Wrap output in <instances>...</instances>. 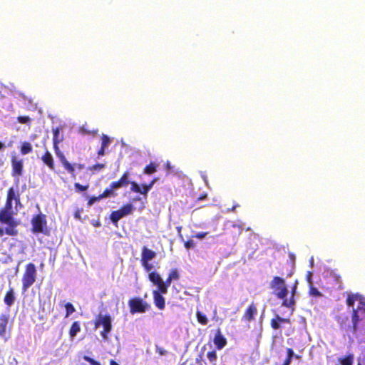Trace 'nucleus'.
I'll use <instances>...</instances> for the list:
<instances>
[{
	"instance_id": "1",
	"label": "nucleus",
	"mask_w": 365,
	"mask_h": 365,
	"mask_svg": "<svg viewBox=\"0 0 365 365\" xmlns=\"http://www.w3.org/2000/svg\"><path fill=\"white\" fill-rule=\"evenodd\" d=\"M346 303L349 307L353 308L352 319L349 321L346 319L348 324L341 322V327L346 331L349 338L351 339L352 337L349 334H356L358 323L365 319V297L359 294H349Z\"/></svg>"
},
{
	"instance_id": "2",
	"label": "nucleus",
	"mask_w": 365,
	"mask_h": 365,
	"mask_svg": "<svg viewBox=\"0 0 365 365\" xmlns=\"http://www.w3.org/2000/svg\"><path fill=\"white\" fill-rule=\"evenodd\" d=\"M36 269L33 263H29L26 267L25 272L22 277V289L25 292L36 282Z\"/></svg>"
},
{
	"instance_id": "3",
	"label": "nucleus",
	"mask_w": 365,
	"mask_h": 365,
	"mask_svg": "<svg viewBox=\"0 0 365 365\" xmlns=\"http://www.w3.org/2000/svg\"><path fill=\"white\" fill-rule=\"evenodd\" d=\"M112 319L109 315L99 314L95 322V328L97 329L102 326L103 330L101 332V336L104 340L108 339V334L112 330Z\"/></svg>"
},
{
	"instance_id": "4",
	"label": "nucleus",
	"mask_w": 365,
	"mask_h": 365,
	"mask_svg": "<svg viewBox=\"0 0 365 365\" xmlns=\"http://www.w3.org/2000/svg\"><path fill=\"white\" fill-rule=\"evenodd\" d=\"M270 287L274 290V293L279 299H284L288 294V289L285 282L279 277H274L270 282Z\"/></svg>"
},
{
	"instance_id": "5",
	"label": "nucleus",
	"mask_w": 365,
	"mask_h": 365,
	"mask_svg": "<svg viewBox=\"0 0 365 365\" xmlns=\"http://www.w3.org/2000/svg\"><path fill=\"white\" fill-rule=\"evenodd\" d=\"M31 224L34 233H43L46 229V216L42 214L35 216L31 220Z\"/></svg>"
},
{
	"instance_id": "6",
	"label": "nucleus",
	"mask_w": 365,
	"mask_h": 365,
	"mask_svg": "<svg viewBox=\"0 0 365 365\" xmlns=\"http://www.w3.org/2000/svg\"><path fill=\"white\" fill-rule=\"evenodd\" d=\"M129 306L132 314L135 312L144 313L148 308V304L143 302V301L140 298H135L130 300Z\"/></svg>"
},
{
	"instance_id": "7",
	"label": "nucleus",
	"mask_w": 365,
	"mask_h": 365,
	"mask_svg": "<svg viewBox=\"0 0 365 365\" xmlns=\"http://www.w3.org/2000/svg\"><path fill=\"white\" fill-rule=\"evenodd\" d=\"M13 217L12 204L6 202L5 207L0 212L1 222H12Z\"/></svg>"
},
{
	"instance_id": "8",
	"label": "nucleus",
	"mask_w": 365,
	"mask_h": 365,
	"mask_svg": "<svg viewBox=\"0 0 365 365\" xmlns=\"http://www.w3.org/2000/svg\"><path fill=\"white\" fill-rule=\"evenodd\" d=\"M148 277L150 282L158 287V289H159L161 293L166 294L165 287L162 285L163 279L159 274L153 272L149 274Z\"/></svg>"
},
{
	"instance_id": "9",
	"label": "nucleus",
	"mask_w": 365,
	"mask_h": 365,
	"mask_svg": "<svg viewBox=\"0 0 365 365\" xmlns=\"http://www.w3.org/2000/svg\"><path fill=\"white\" fill-rule=\"evenodd\" d=\"M163 293L160 292L159 289L154 290L153 292L154 303L155 306L160 310L164 309L165 308V298L162 295Z\"/></svg>"
},
{
	"instance_id": "10",
	"label": "nucleus",
	"mask_w": 365,
	"mask_h": 365,
	"mask_svg": "<svg viewBox=\"0 0 365 365\" xmlns=\"http://www.w3.org/2000/svg\"><path fill=\"white\" fill-rule=\"evenodd\" d=\"M13 175L19 176L22 174L23 162L22 160H18L16 157L14 156L11 160Z\"/></svg>"
},
{
	"instance_id": "11",
	"label": "nucleus",
	"mask_w": 365,
	"mask_h": 365,
	"mask_svg": "<svg viewBox=\"0 0 365 365\" xmlns=\"http://www.w3.org/2000/svg\"><path fill=\"white\" fill-rule=\"evenodd\" d=\"M6 225L4 227L5 234L10 236H15L17 235V231L15 230V227L17 226L18 223L15 221V220H12V222H1Z\"/></svg>"
},
{
	"instance_id": "12",
	"label": "nucleus",
	"mask_w": 365,
	"mask_h": 365,
	"mask_svg": "<svg viewBox=\"0 0 365 365\" xmlns=\"http://www.w3.org/2000/svg\"><path fill=\"white\" fill-rule=\"evenodd\" d=\"M156 256V254L153 250L143 247L141 255V262H150Z\"/></svg>"
},
{
	"instance_id": "13",
	"label": "nucleus",
	"mask_w": 365,
	"mask_h": 365,
	"mask_svg": "<svg viewBox=\"0 0 365 365\" xmlns=\"http://www.w3.org/2000/svg\"><path fill=\"white\" fill-rule=\"evenodd\" d=\"M214 344L218 349H222L227 344L226 339L222 336L220 329L217 330L215 338Z\"/></svg>"
},
{
	"instance_id": "14",
	"label": "nucleus",
	"mask_w": 365,
	"mask_h": 365,
	"mask_svg": "<svg viewBox=\"0 0 365 365\" xmlns=\"http://www.w3.org/2000/svg\"><path fill=\"white\" fill-rule=\"evenodd\" d=\"M8 319V316L6 314H1L0 316V336L1 337H5Z\"/></svg>"
},
{
	"instance_id": "15",
	"label": "nucleus",
	"mask_w": 365,
	"mask_h": 365,
	"mask_svg": "<svg viewBox=\"0 0 365 365\" xmlns=\"http://www.w3.org/2000/svg\"><path fill=\"white\" fill-rule=\"evenodd\" d=\"M15 299L14 289L11 288L6 294L4 301L5 304L10 307L14 304Z\"/></svg>"
},
{
	"instance_id": "16",
	"label": "nucleus",
	"mask_w": 365,
	"mask_h": 365,
	"mask_svg": "<svg viewBox=\"0 0 365 365\" xmlns=\"http://www.w3.org/2000/svg\"><path fill=\"white\" fill-rule=\"evenodd\" d=\"M257 314V308L254 304H251L246 312L243 318L247 321H252L254 319L255 315Z\"/></svg>"
},
{
	"instance_id": "17",
	"label": "nucleus",
	"mask_w": 365,
	"mask_h": 365,
	"mask_svg": "<svg viewBox=\"0 0 365 365\" xmlns=\"http://www.w3.org/2000/svg\"><path fill=\"white\" fill-rule=\"evenodd\" d=\"M312 275V272H308L307 280H308L309 283L310 284L309 294L311 296H312L314 297H322V293L317 288L314 287L312 285V282H311Z\"/></svg>"
},
{
	"instance_id": "18",
	"label": "nucleus",
	"mask_w": 365,
	"mask_h": 365,
	"mask_svg": "<svg viewBox=\"0 0 365 365\" xmlns=\"http://www.w3.org/2000/svg\"><path fill=\"white\" fill-rule=\"evenodd\" d=\"M14 200L16 201V204L20 203L19 198L16 196L15 190L13 187H11L8 191L6 202H11V204H12Z\"/></svg>"
},
{
	"instance_id": "19",
	"label": "nucleus",
	"mask_w": 365,
	"mask_h": 365,
	"mask_svg": "<svg viewBox=\"0 0 365 365\" xmlns=\"http://www.w3.org/2000/svg\"><path fill=\"white\" fill-rule=\"evenodd\" d=\"M287 359L284 361L283 365H290L293 357H294L296 359H299V356L295 354L294 351L290 348H288L287 349Z\"/></svg>"
},
{
	"instance_id": "20",
	"label": "nucleus",
	"mask_w": 365,
	"mask_h": 365,
	"mask_svg": "<svg viewBox=\"0 0 365 365\" xmlns=\"http://www.w3.org/2000/svg\"><path fill=\"white\" fill-rule=\"evenodd\" d=\"M42 160L45 164H46L51 169L53 168V160L51 154L48 152H46L45 155L42 157Z\"/></svg>"
},
{
	"instance_id": "21",
	"label": "nucleus",
	"mask_w": 365,
	"mask_h": 365,
	"mask_svg": "<svg viewBox=\"0 0 365 365\" xmlns=\"http://www.w3.org/2000/svg\"><path fill=\"white\" fill-rule=\"evenodd\" d=\"M81 331V327L78 322H75L73 323L71 329H70V336L71 338H73L76 336V334Z\"/></svg>"
},
{
	"instance_id": "22",
	"label": "nucleus",
	"mask_w": 365,
	"mask_h": 365,
	"mask_svg": "<svg viewBox=\"0 0 365 365\" xmlns=\"http://www.w3.org/2000/svg\"><path fill=\"white\" fill-rule=\"evenodd\" d=\"M339 361L341 365H353L354 355L352 354H349L344 358H340Z\"/></svg>"
},
{
	"instance_id": "23",
	"label": "nucleus",
	"mask_w": 365,
	"mask_h": 365,
	"mask_svg": "<svg viewBox=\"0 0 365 365\" xmlns=\"http://www.w3.org/2000/svg\"><path fill=\"white\" fill-rule=\"evenodd\" d=\"M61 163L63 164L65 169L70 173L71 174L73 175L74 173V167L70 163H68L64 156H61Z\"/></svg>"
},
{
	"instance_id": "24",
	"label": "nucleus",
	"mask_w": 365,
	"mask_h": 365,
	"mask_svg": "<svg viewBox=\"0 0 365 365\" xmlns=\"http://www.w3.org/2000/svg\"><path fill=\"white\" fill-rule=\"evenodd\" d=\"M133 210V206L132 204H127L123 206L121 209L118 210V211L121 213L122 216H126L128 215L131 214Z\"/></svg>"
},
{
	"instance_id": "25",
	"label": "nucleus",
	"mask_w": 365,
	"mask_h": 365,
	"mask_svg": "<svg viewBox=\"0 0 365 365\" xmlns=\"http://www.w3.org/2000/svg\"><path fill=\"white\" fill-rule=\"evenodd\" d=\"M32 151V145L30 143L24 142L21 147V153L23 155H26Z\"/></svg>"
},
{
	"instance_id": "26",
	"label": "nucleus",
	"mask_w": 365,
	"mask_h": 365,
	"mask_svg": "<svg viewBox=\"0 0 365 365\" xmlns=\"http://www.w3.org/2000/svg\"><path fill=\"white\" fill-rule=\"evenodd\" d=\"M287 319H284L279 316H277L276 319H273L271 322V326L274 329H278L280 327L279 322H285Z\"/></svg>"
},
{
	"instance_id": "27",
	"label": "nucleus",
	"mask_w": 365,
	"mask_h": 365,
	"mask_svg": "<svg viewBox=\"0 0 365 365\" xmlns=\"http://www.w3.org/2000/svg\"><path fill=\"white\" fill-rule=\"evenodd\" d=\"M295 289H296V287H294L293 290H292V296L290 299H287L286 297L284 299L283 301V305L287 307H292L294 304V301L293 299V296H294V292H295Z\"/></svg>"
},
{
	"instance_id": "28",
	"label": "nucleus",
	"mask_w": 365,
	"mask_h": 365,
	"mask_svg": "<svg viewBox=\"0 0 365 365\" xmlns=\"http://www.w3.org/2000/svg\"><path fill=\"white\" fill-rule=\"evenodd\" d=\"M122 217L121 213L118 211H114L110 215V220L113 223H117Z\"/></svg>"
},
{
	"instance_id": "29",
	"label": "nucleus",
	"mask_w": 365,
	"mask_h": 365,
	"mask_svg": "<svg viewBox=\"0 0 365 365\" xmlns=\"http://www.w3.org/2000/svg\"><path fill=\"white\" fill-rule=\"evenodd\" d=\"M196 316H197V321L203 324V325H205L207 324V319L206 317V316L205 314H203L202 313H201L200 312H197L196 313Z\"/></svg>"
},
{
	"instance_id": "30",
	"label": "nucleus",
	"mask_w": 365,
	"mask_h": 365,
	"mask_svg": "<svg viewBox=\"0 0 365 365\" xmlns=\"http://www.w3.org/2000/svg\"><path fill=\"white\" fill-rule=\"evenodd\" d=\"M65 308L66 310V317H68L71 314L75 312V308L71 303H66L65 305Z\"/></svg>"
},
{
	"instance_id": "31",
	"label": "nucleus",
	"mask_w": 365,
	"mask_h": 365,
	"mask_svg": "<svg viewBox=\"0 0 365 365\" xmlns=\"http://www.w3.org/2000/svg\"><path fill=\"white\" fill-rule=\"evenodd\" d=\"M110 140L109 137L107 136L106 135H103L102 144H101V146L103 147V148H107L108 147V145H110Z\"/></svg>"
},
{
	"instance_id": "32",
	"label": "nucleus",
	"mask_w": 365,
	"mask_h": 365,
	"mask_svg": "<svg viewBox=\"0 0 365 365\" xmlns=\"http://www.w3.org/2000/svg\"><path fill=\"white\" fill-rule=\"evenodd\" d=\"M156 171V166L150 163L149 165L146 166L145 168V173L146 174H152Z\"/></svg>"
},
{
	"instance_id": "33",
	"label": "nucleus",
	"mask_w": 365,
	"mask_h": 365,
	"mask_svg": "<svg viewBox=\"0 0 365 365\" xmlns=\"http://www.w3.org/2000/svg\"><path fill=\"white\" fill-rule=\"evenodd\" d=\"M154 182H155V180H153V182H151L150 183V185H143V190L141 189V192L140 193L141 194H143V195H146L148 191L152 188V187L154 185Z\"/></svg>"
},
{
	"instance_id": "34",
	"label": "nucleus",
	"mask_w": 365,
	"mask_h": 365,
	"mask_svg": "<svg viewBox=\"0 0 365 365\" xmlns=\"http://www.w3.org/2000/svg\"><path fill=\"white\" fill-rule=\"evenodd\" d=\"M113 192V190H112V188L110 187V189H106L103 192V194H101V195L98 196V198H106V197H109L110 195H111Z\"/></svg>"
},
{
	"instance_id": "35",
	"label": "nucleus",
	"mask_w": 365,
	"mask_h": 365,
	"mask_svg": "<svg viewBox=\"0 0 365 365\" xmlns=\"http://www.w3.org/2000/svg\"><path fill=\"white\" fill-rule=\"evenodd\" d=\"M207 359L210 361L213 362L217 359V354L215 351H212L207 353Z\"/></svg>"
},
{
	"instance_id": "36",
	"label": "nucleus",
	"mask_w": 365,
	"mask_h": 365,
	"mask_svg": "<svg viewBox=\"0 0 365 365\" xmlns=\"http://www.w3.org/2000/svg\"><path fill=\"white\" fill-rule=\"evenodd\" d=\"M118 181L120 183V185H122V187L128 185V173H125Z\"/></svg>"
},
{
	"instance_id": "37",
	"label": "nucleus",
	"mask_w": 365,
	"mask_h": 365,
	"mask_svg": "<svg viewBox=\"0 0 365 365\" xmlns=\"http://www.w3.org/2000/svg\"><path fill=\"white\" fill-rule=\"evenodd\" d=\"M143 267L147 272H150L153 269V266L149 262H141Z\"/></svg>"
},
{
	"instance_id": "38",
	"label": "nucleus",
	"mask_w": 365,
	"mask_h": 365,
	"mask_svg": "<svg viewBox=\"0 0 365 365\" xmlns=\"http://www.w3.org/2000/svg\"><path fill=\"white\" fill-rule=\"evenodd\" d=\"M131 190L135 192L140 193L141 188L135 182H131Z\"/></svg>"
},
{
	"instance_id": "39",
	"label": "nucleus",
	"mask_w": 365,
	"mask_h": 365,
	"mask_svg": "<svg viewBox=\"0 0 365 365\" xmlns=\"http://www.w3.org/2000/svg\"><path fill=\"white\" fill-rule=\"evenodd\" d=\"M74 186H75L76 189L79 192L85 191L88 187V185L83 186V185H81V184H79L78 182L75 183Z\"/></svg>"
},
{
	"instance_id": "40",
	"label": "nucleus",
	"mask_w": 365,
	"mask_h": 365,
	"mask_svg": "<svg viewBox=\"0 0 365 365\" xmlns=\"http://www.w3.org/2000/svg\"><path fill=\"white\" fill-rule=\"evenodd\" d=\"M172 280L173 279L170 278V277H168L165 282H164L163 280L162 281V285H163L165 287L166 293L168 292V287H170Z\"/></svg>"
},
{
	"instance_id": "41",
	"label": "nucleus",
	"mask_w": 365,
	"mask_h": 365,
	"mask_svg": "<svg viewBox=\"0 0 365 365\" xmlns=\"http://www.w3.org/2000/svg\"><path fill=\"white\" fill-rule=\"evenodd\" d=\"M169 277L173 280L178 279L179 278V274H178L177 270L174 269V270H172L171 272L169 274Z\"/></svg>"
},
{
	"instance_id": "42",
	"label": "nucleus",
	"mask_w": 365,
	"mask_h": 365,
	"mask_svg": "<svg viewBox=\"0 0 365 365\" xmlns=\"http://www.w3.org/2000/svg\"><path fill=\"white\" fill-rule=\"evenodd\" d=\"M83 359L86 361L89 362L91 365H101L98 362H97L96 361H95L94 359H91L89 356H85Z\"/></svg>"
},
{
	"instance_id": "43",
	"label": "nucleus",
	"mask_w": 365,
	"mask_h": 365,
	"mask_svg": "<svg viewBox=\"0 0 365 365\" xmlns=\"http://www.w3.org/2000/svg\"><path fill=\"white\" fill-rule=\"evenodd\" d=\"M18 121L20 123H27L28 122L30 121V118L27 116H19L18 118Z\"/></svg>"
},
{
	"instance_id": "44",
	"label": "nucleus",
	"mask_w": 365,
	"mask_h": 365,
	"mask_svg": "<svg viewBox=\"0 0 365 365\" xmlns=\"http://www.w3.org/2000/svg\"><path fill=\"white\" fill-rule=\"evenodd\" d=\"M121 187L122 185H120L119 181L113 182L110 184V187L112 188L113 190L119 189Z\"/></svg>"
},
{
	"instance_id": "45",
	"label": "nucleus",
	"mask_w": 365,
	"mask_h": 365,
	"mask_svg": "<svg viewBox=\"0 0 365 365\" xmlns=\"http://www.w3.org/2000/svg\"><path fill=\"white\" fill-rule=\"evenodd\" d=\"M101 200V198H98V197H91V198L89 200V201H88V206H91V205H93L96 202H97V201H98V200Z\"/></svg>"
},
{
	"instance_id": "46",
	"label": "nucleus",
	"mask_w": 365,
	"mask_h": 365,
	"mask_svg": "<svg viewBox=\"0 0 365 365\" xmlns=\"http://www.w3.org/2000/svg\"><path fill=\"white\" fill-rule=\"evenodd\" d=\"M194 246H195V243H194L193 240H189L185 243V247L187 249H190V248L193 247Z\"/></svg>"
},
{
	"instance_id": "47",
	"label": "nucleus",
	"mask_w": 365,
	"mask_h": 365,
	"mask_svg": "<svg viewBox=\"0 0 365 365\" xmlns=\"http://www.w3.org/2000/svg\"><path fill=\"white\" fill-rule=\"evenodd\" d=\"M207 232H197L195 235V237L202 240L206 237Z\"/></svg>"
},
{
	"instance_id": "48",
	"label": "nucleus",
	"mask_w": 365,
	"mask_h": 365,
	"mask_svg": "<svg viewBox=\"0 0 365 365\" xmlns=\"http://www.w3.org/2000/svg\"><path fill=\"white\" fill-rule=\"evenodd\" d=\"M104 168V165L103 164H97V165H95L94 166L92 167V170H101L102 168Z\"/></svg>"
},
{
	"instance_id": "49",
	"label": "nucleus",
	"mask_w": 365,
	"mask_h": 365,
	"mask_svg": "<svg viewBox=\"0 0 365 365\" xmlns=\"http://www.w3.org/2000/svg\"><path fill=\"white\" fill-rule=\"evenodd\" d=\"M234 227H237L239 230V233H241L242 229H243V225L242 223L240 224H233L232 225Z\"/></svg>"
},
{
	"instance_id": "50",
	"label": "nucleus",
	"mask_w": 365,
	"mask_h": 365,
	"mask_svg": "<svg viewBox=\"0 0 365 365\" xmlns=\"http://www.w3.org/2000/svg\"><path fill=\"white\" fill-rule=\"evenodd\" d=\"M157 351L160 354V355H164L165 354V351L159 348V347H157Z\"/></svg>"
},
{
	"instance_id": "51",
	"label": "nucleus",
	"mask_w": 365,
	"mask_h": 365,
	"mask_svg": "<svg viewBox=\"0 0 365 365\" xmlns=\"http://www.w3.org/2000/svg\"><path fill=\"white\" fill-rule=\"evenodd\" d=\"M364 359H362L361 356H359L358 359V365H364Z\"/></svg>"
},
{
	"instance_id": "52",
	"label": "nucleus",
	"mask_w": 365,
	"mask_h": 365,
	"mask_svg": "<svg viewBox=\"0 0 365 365\" xmlns=\"http://www.w3.org/2000/svg\"><path fill=\"white\" fill-rule=\"evenodd\" d=\"M106 148H103V147L101 146L100 150L98 151V155H103L105 154V150Z\"/></svg>"
},
{
	"instance_id": "53",
	"label": "nucleus",
	"mask_w": 365,
	"mask_h": 365,
	"mask_svg": "<svg viewBox=\"0 0 365 365\" xmlns=\"http://www.w3.org/2000/svg\"><path fill=\"white\" fill-rule=\"evenodd\" d=\"M74 217L76 219L80 220L81 219L80 212L79 211L76 212Z\"/></svg>"
},
{
	"instance_id": "54",
	"label": "nucleus",
	"mask_w": 365,
	"mask_h": 365,
	"mask_svg": "<svg viewBox=\"0 0 365 365\" xmlns=\"http://www.w3.org/2000/svg\"><path fill=\"white\" fill-rule=\"evenodd\" d=\"M4 234V227L0 226V236L2 237Z\"/></svg>"
},
{
	"instance_id": "55",
	"label": "nucleus",
	"mask_w": 365,
	"mask_h": 365,
	"mask_svg": "<svg viewBox=\"0 0 365 365\" xmlns=\"http://www.w3.org/2000/svg\"><path fill=\"white\" fill-rule=\"evenodd\" d=\"M309 262H310V266L312 267L314 265V258L313 257H312L310 259Z\"/></svg>"
},
{
	"instance_id": "56",
	"label": "nucleus",
	"mask_w": 365,
	"mask_h": 365,
	"mask_svg": "<svg viewBox=\"0 0 365 365\" xmlns=\"http://www.w3.org/2000/svg\"><path fill=\"white\" fill-rule=\"evenodd\" d=\"M110 365H119V364H118L117 362H115V361H114L111 360V361H110Z\"/></svg>"
},
{
	"instance_id": "57",
	"label": "nucleus",
	"mask_w": 365,
	"mask_h": 365,
	"mask_svg": "<svg viewBox=\"0 0 365 365\" xmlns=\"http://www.w3.org/2000/svg\"><path fill=\"white\" fill-rule=\"evenodd\" d=\"M77 167L78 169H82L83 168V165H77Z\"/></svg>"
},
{
	"instance_id": "58",
	"label": "nucleus",
	"mask_w": 365,
	"mask_h": 365,
	"mask_svg": "<svg viewBox=\"0 0 365 365\" xmlns=\"http://www.w3.org/2000/svg\"><path fill=\"white\" fill-rule=\"evenodd\" d=\"M58 133V130H56V131L54 132V137H55V138L57 136Z\"/></svg>"
},
{
	"instance_id": "59",
	"label": "nucleus",
	"mask_w": 365,
	"mask_h": 365,
	"mask_svg": "<svg viewBox=\"0 0 365 365\" xmlns=\"http://www.w3.org/2000/svg\"><path fill=\"white\" fill-rule=\"evenodd\" d=\"M4 148V144L0 142V150H1Z\"/></svg>"
}]
</instances>
